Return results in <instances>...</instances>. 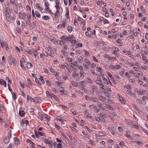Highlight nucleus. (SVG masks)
Wrapping results in <instances>:
<instances>
[{
    "label": "nucleus",
    "mask_w": 148,
    "mask_h": 148,
    "mask_svg": "<svg viewBox=\"0 0 148 148\" xmlns=\"http://www.w3.org/2000/svg\"><path fill=\"white\" fill-rule=\"evenodd\" d=\"M35 14L36 16L37 17L40 18V15L39 13L37 11H36L35 12Z\"/></svg>",
    "instance_id": "nucleus-23"
},
{
    "label": "nucleus",
    "mask_w": 148,
    "mask_h": 148,
    "mask_svg": "<svg viewBox=\"0 0 148 148\" xmlns=\"http://www.w3.org/2000/svg\"><path fill=\"white\" fill-rule=\"evenodd\" d=\"M99 98L100 100L103 101H104L106 100V99L105 98L101 96H100Z\"/></svg>",
    "instance_id": "nucleus-19"
},
{
    "label": "nucleus",
    "mask_w": 148,
    "mask_h": 148,
    "mask_svg": "<svg viewBox=\"0 0 148 148\" xmlns=\"http://www.w3.org/2000/svg\"><path fill=\"white\" fill-rule=\"evenodd\" d=\"M26 16V14L25 13H23V15H22L21 16L20 18L21 19H25V17Z\"/></svg>",
    "instance_id": "nucleus-26"
},
{
    "label": "nucleus",
    "mask_w": 148,
    "mask_h": 148,
    "mask_svg": "<svg viewBox=\"0 0 148 148\" xmlns=\"http://www.w3.org/2000/svg\"><path fill=\"white\" fill-rule=\"evenodd\" d=\"M0 83L2 85H4V86L6 87V82L3 79H0Z\"/></svg>",
    "instance_id": "nucleus-8"
},
{
    "label": "nucleus",
    "mask_w": 148,
    "mask_h": 148,
    "mask_svg": "<svg viewBox=\"0 0 148 148\" xmlns=\"http://www.w3.org/2000/svg\"><path fill=\"white\" fill-rule=\"evenodd\" d=\"M64 116H62V115H60V116H58L57 117V119L59 120L61 122L62 124V126L64 127Z\"/></svg>",
    "instance_id": "nucleus-2"
},
{
    "label": "nucleus",
    "mask_w": 148,
    "mask_h": 148,
    "mask_svg": "<svg viewBox=\"0 0 148 148\" xmlns=\"http://www.w3.org/2000/svg\"><path fill=\"white\" fill-rule=\"evenodd\" d=\"M110 118L111 119H113V117L116 116L117 114L114 112H112Z\"/></svg>",
    "instance_id": "nucleus-25"
},
{
    "label": "nucleus",
    "mask_w": 148,
    "mask_h": 148,
    "mask_svg": "<svg viewBox=\"0 0 148 148\" xmlns=\"http://www.w3.org/2000/svg\"><path fill=\"white\" fill-rule=\"evenodd\" d=\"M73 85L75 87H77L78 86V84L76 82H72Z\"/></svg>",
    "instance_id": "nucleus-31"
},
{
    "label": "nucleus",
    "mask_w": 148,
    "mask_h": 148,
    "mask_svg": "<svg viewBox=\"0 0 148 148\" xmlns=\"http://www.w3.org/2000/svg\"><path fill=\"white\" fill-rule=\"evenodd\" d=\"M42 18L43 19L46 20H48L49 19V16H44Z\"/></svg>",
    "instance_id": "nucleus-24"
},
{
    "label": "nucleus",
    "mask_w": 148,
    "mask_h": 148,
    "mask_svg": "<svg viewBox=\"0 0 148 148\" xmlns=\"http://www.w3.org/2000/svg\"><path fill=\"white\" fill-rule=\"evenodd\" d=\"M10 62L11 65H13V66H14L16 64V61L15 59L14 58H12L11 60H10Z\"/></svg>",
    "instance_id": "nucleus-6"
},
{
    "label": "nucleus",
    "mask_w": 148,
    "mask_h": 148,
    "mask_svg": "<svg viewBox=\"0 0 148 148\" xmlns=\"http://www.w3.org/2000/svg\"><path fill=\"white\" fill-rule=\"evenodd\" d=\"M100 86H101V87H100V88H101L102 89V91L104 92L105 91V89H104L105 86L103 85L102 84L101 85H100Z\"/></svg>",
    "instance_id": "nucleus-39"
},
{
    "label": "nucleus",
    "mask_w": 148,
    "mask_h": 148,
    "mask_svg": "<svg viewBox=\"0 0 148 148\" xmlns=\"http://www.w3.org/2000/svg\"><path fill=\"white\" fill-rule=\"evenodd\" d=\"M59 11L58 10H57L56 11V12L55 13V18H57V17H58V15L59 14Z\"/></svg>",
    "instance_id": "nucleus-28"
},
{
    "label": "nucleus",
    "mask_w": 148,
    "mask_h": 148,
    "mask_svg": "<svg viewBox=\"0 0 148 148\" xmlns=\"http://www.w3.org/2000/svg\"><path fill=\"white\" fill-rule=\"evenodd\" d=\"M22 122L23 124L26 123V125H27V124H29V121L27 120H25L23 121H22Z\"/></svg>",
    "instance_id": "nucleus-37"
},
{
    "label": "nucleus",
    "mask_w": 148,
    "mask_h": 148,
    "mask_svg": "<svg viewBox=\"0 0 148 148\" xmlns=\"http://www.w3.org/2000/svg\"><path fill=\"white\" fill-rule=\"evenodd\" d=\"M137 91L138 92L139 94L140 95H142L143 93V91L141 90H137Z\"/></svg>",
    "instance_id": "nucleus-38"
},
{
    "label": "nucleus",
    "mask_w": 148,
    "mask_h": 148,
    "mask_svg": "<svg viewBox=\"0 0 148 148\" xmlns=\"http://www.w3.org/2000/svg\"><path fill=\"white\" fill-rule=\"evenodd\" d=\"M85 116H86V117H89L90 116H89V114H88L87 111H85Z\"/></svg>",
    "instance_id": "nucleus-49"
},
{
    "label": "nucleus",
    "mask_w": 148,
    "mask_h": 148,
    "mask_svg": "<svg viewBox=\"0 0 148 148\" xmlns=\"http://www.w3.org/2000/svg\"><path fill=\"white\" fill-rule=\"evenodd\" d=\"M63 27L64 28H65V22H64L62 24H60L58 25V28L60 29L62 27Z\"/></svg>",
    "instance_id": "nucleus-12"
},
{
    "label": "nucleus",
    "mask_w": 148,
    "mask_h": 148,
    "mask_svg": "<svg viewBox=\"0 0 148 148\" xmlns=\"http://www.w3.org/2000/svg\"><path fill=\"white\" fill-rule=\"evenodd\" d=\"M44 142L49 145H51L52 143V141H49L47 139H45Z\"/></svg>",
    "instance_id": "nucleus-17"
},
{
    "label": "nucleus",
    "mask_w": 148,
    "mask_h": 148,
    "mask_svg": "<svg viewBox=\"0 0 148 148\" xmlns=\"http://www.w3.org/2000/svg\"><path fill=\"white\" fill-rule=\"evenodd\" d=\"M96 83L97 84H99L100 85H101L102 84H103L102 81L99 79L96 80Z\"/></svg>",
    "instance_id": "nucleus-15"
},
{
    "label": "nucleus",
    "mask_w": 148,
    "mask_h": 148,
    "mask_svg": "<svg viewBox=\"0 0 148 148\" xmlns=\"http://www.w3.org/2000/svg\"><path fill=\"white\" fill-rule=\"evenodd\" d=\"M32 66V64L29 62H28L26 64V66L28 69H30Z\"/></svg>",
    "instance_id": "nucleus-13"
},
{
    "label": "nucleus",
    "mask_w": 148,
    "mask_h": 148,
    "mask_svg": "<svg viewBox=\"0 0 148 148\" xmlns=\"http://www.w3.org/2000/svg\"><path fill=\"white\" fill-rule=\"evenodd\" d=\"M73 64L74 66L77 67H78V66H79V65L77 64V63L75 61L74 62Z\"/></svg>",
    "instance_id": "nucleus-43"
},
{
    "label": "nucleus",
    "mask_w": 148,
    "mask_h": 148,
    "mask_svg": "<svg viewBox=\"0 0 148 148\" xmlns=\"http://www.w3.org/2000/svg\"><path fill=\"white\" fill-rule=\"evenodd\" d=\"M46 94L47 95V96L49 98H52V94H50L49 93V92L47 91L46 92Z\"/></svg>",
    "instance_id": "nucleus-29"
},
{
    "label": "nucleus",
    "mask_w": 148,
    "mask_h": 148,
    "mask_svg": "<svg viewBox=\"0 0 148 148\" xmlns=\"http://www.w3.org/2000/svg\"><path fill=\"white\" fill-rule=\"evenodd\" d=\"M0 42L1 45V47H3L5 44V45H6L7 46V44L5 43L4 42H3L2 41H1V40H0Z\"/></svg>",
    "instance_id": "nucleus-33"
},
{
    "label": "nucleus",
    "mask_w": 148,
    "mask_h": 148,
    "mask_svg": "<svg viewBox=\"0 0 148 148\" xmlns=\"http://www.w3.org/2000/svg\"><path fill=\"white\" fill-rule=\"evenodd\" d=\"M115 68L116 69H119L120 68V66H119V65H116L115 66Z\"/></svg>",
    "instance_id": "nucleus-60"
},
{
    "label": "nucleus",
    "mask_w": 148,
    "mask_h": 148,
    "mask_svg": "<svg viewBox=\"0 0 148 148\" xmlns=\"http://www.w3.org/2000/svg\"><path fill=\"white\" fill-rule=\"evenodd\" d=\"M32 99L36 103H40L41 102V99L39 97H34Z\"/></svg>",
    "instance_id": "nucleus-5"
},
{
    "label": "nucleus",
    "mask_w": 148,
    "mask_h": 148,
    "mask_svg": "<svg viewBox=\"0 0 148 148\" xmlns=\"http://www.w3.org/2000/svg\"><path fill=\"white\" fill-rule=\"evenodd\" d=\"M76 41L75 40H72L71 41V43L73 45H74L76 43Z\"/></svg>",
    "instance_id": "nucleus-51"
},
{
    "label": "nucleus",
    "mask_w": 148,
    "mask_h": 148,
    "mask_svg": "<svg viewBox=\"0 0 148 148\" xmlns=\"http://www.w3.org/2000/svg\"><path fill=\"white\" fill-rule=\"evenodd\" d=\"M126 92L127 94H129V95H130L131 94V92H130V90L129 89L126 90Z\"/></svg>",
    "instance_id": "nucleus-58"
},
{
    "label": "nucleus",
    "mask_w": 148,
    "mask_h": 148,
    "mask_svg": "<svg viewBox=\"0 0 148 148\" xmlns=\"http://www.w3.org/2000/svg\"><path fill=\"white\" fill-rule=\"evenodd\" d=\"M77 67H78V68L79 69L81 70H83V68L82 66H79H79H78Z\"/></svg>",
    "instance_id": "nucleus-63"
},
{
    "label": "nucleus",
    "mask_w": 148,
    "mask_h": 148,
    "mask_svg": "<svg viewBox=\"0 0 148 148\" xmlns=\"http://www.w3.org/2000/svg\"><path fill=\"white\" fill-rule=\"evenodd\" d=\"M52 97H53L56 100H57V101H58V98L55 95H53V94H52Z\"/></svg>",
    "instance_id": "nucleus-30"
},
{
    "label": "nucleus",
    "mask_w": 148,
    "mask_h": 148,
    "mask_svg": "<svg viewBox=\"0 0 148 148\" xmlns=\"http://www.w3.org/2000/svg\"><path fill=\"white\" fill-rule=\"evenodd\" d=\"M19 115L21 116H23L25 115L24 111H20L19 113Z\"/></svg>",
    "instance_id": "nucleus-14"
},
{
    "label": "nucleus",
    "mask_w": 148,
    "mask_h": 148,
    "mask_svg": "<svg viewBox=\"0 0 148 148\" xmlns=\"http://www.w3.org/2000/svg\"><path fill=\"white\" fill-rule=\"evenodd\" d=\"M138 84H139L140 85H141L143 84V81L140 80H139L138 81Z\"/></svg>",
    "instance_id": "nucleus-57"
},
{
    "label": "nucleus",
    "mask_w": 148,
    "mask_h": 148,
    "mask_svg": "<svg viewBox=\"0 0 148 148\" xmlns=\"http://www.w3.org/2000/svg\"><path fill=\"white\" fill-rule=\"evenodd\" d=\"M103 80L104 81V82L107 84H108V82L107 79L105 77H103L102 78Z\"/></svg>",
    "instance_id": "nucleus-27"
},
{
    "label": "nucleus",
    "mask_w": 148,
    "mask_h": 148,
    "mask_svg": "<svg viewBox=\"0 0 148 148\" xmlns=\"http://www.w3.org/2000/svg\"><path fill=\"white\" fill-rule=\"evenodd\" d=\"M16 30L17 32L18 33H20L21 32V29L19 27L17 28H16Z\"/></svg>",
    "instance_id": "nucleus-40"
},
{
    "label": "nucleus",
    "mask_w": 148,
    "mask_h": 148,
    "mask_svg": "<svg viewBox=\"0 0 148 148\" xmlns=\"http://www.w3.org/2000/svg\"><path fill=\"white\" fill-rule=\"evenodd\" d=\"M59 44L61 45H62L64 44V42L63 41H62V40L59 41Z\"/></svg>",
    "instance_id": "nucleus-42"
},
{
    "label": "nucleus",
    "mask_w": 148,
    "mask_h": 148,
    "mask_svg": "<svg viewBox=\"0 0 148 148\" xmlns=\"http://www.w3.org/2000/svg\"><path fill=\"white\" fill-rule=\"evenodd\" d=\"M38 134L40 136H44L45 135L44 133L39 132H38Z\"/></svg>",
    "instance_id": "nucleus-46"
},
{
    "label": "nucleus",
    "mask_w": 148,
    "mask_h": 148,
    "mask_svg": "<svg viewBox=\"0 0 148 148\" xmlns=\"http://www.w3.org/2000/svg\"><path fill=\"white\" fill-rule=\"evenodd\" d=\"M24 56H22V60H21V62H25V60L24 59Z\"/></svg>",
    "instance_id": "nucleus-59"
},
{
    "label": "nucleus",
    "mask_w": 148,
    "mask_h": 148,
    "mask_svg": "<svg viewBox=\"0 0 148 148\" xmlns=\"http://www.w3.org/2000/svg\"><path fill=\"white\" fill-rule=\"evenodd\" d=\"M60 92H62V93H61V95L63 94H64V90L63 89V88H60Z\"/></svg>",
    "instance_id": "nucleus-47"
},
{
    "label": "nucleus",
    "mask_w": 148,
    "mask_h": 148,
    "mask_svg": "<svg viewBox=\"0 0 148 148\" xmlns=\"http://www.w3.org/2000/svg\"><path fill=\"white\" fill-rule=\"evenodd\" d=\"M71 38H65V42H68V41H71Z\"/></svg>",
    "instance_id": "nucleus-50"
},
{
    "label": "nucleus",
    "mask_w": 148,
    "mask_h": 148,
    "mask_svg": "<svg viewBox=\"0 0 148 148\" xmlns=\"http://www.w3.org/2000/svg\"><path fill=\"white\" fill-rule=\"evenodd\" d=\"M66 10H67V11L66 12V17L67 18H69V11L67 9H66Z\"/></svg>",
    "instance_id": "nucleus-32"
},
{
    "label": "nucleus",
    "mask_w": 148,
    "mask_h": 148,
    "mask_svg": "<svg viewBox=\"0 0 148 148\" xmlns=\"http://www.w3.org/2000/svg\"><path fill=\"white\" fill-rule=\"evenodd\" d=\"M103 23L104 24H106L107 23H109L108 21L106 19H104Z\"/></svg>",
    "instance_id": "nucleus-61"
},
{
    "label": "nucleus",
    "mask_w": 148,
    "mask_h": 148,
    "mask_svg": "<svg viewBox=\"0 0 148 148\" xmlns=\"http://www.w3.org/2000/svg\"><path fill=\"white\" fill-rule=\"evenodd\" d=\"M71 111L73 114H77V113L75 110H71Z\"/></svg>",
    "instance_id": "nucleus-45"
},
{
    "label": "nucleus",
    "mask_w": 148,
    "mask_h": 148,
    "mask_svg": "<svg viewBox=\"0 0 148 148\" xmlns=\"http://www.w3.org/2000/svg\"><path fill=\"white\" fill-rule=\"evenodd\" d=\"M21 95H22L24 97H25V95L24 93L22 90L21 91Z\"/></svg>",
    "instance_id": "nucleus-56"
},
{
    "label": "nucleus",
    "mask_w": 148,
    "mask_h": 148,
    "mask_svg": "<svg viewBox=\"0 0 148 148\" xmlns=\"http://www.w3.org/2000/svg\"><path fill=\"white\" fill-rule=\"evenodd\" d=\"M97 71L99 72H100L102 70V69L101 67H97Z\"/></svg>",
    "instance_id": "nucleus-62"
},
{
    "label": "nucleus",
    "mask_w": 148,
    "mask_h": 148,
    "mask_svg": "<svg viewBox=\"0 0 148 148\" xmlns=\"http://www.w3.org/2000/svg\"><path fill=\"white\" fill-rule=\"evenodd\" d=\"M10 141V138L8 136L5 138L3 142L5 144H7L9 143Z\"/></svg>",
    "instance_id": "nucleus-7"
},
{
    "label": "nucleus",
    "mask_w": 148,
    "mask_h": 148,
    "mask_svg": "<svg viewBox=\"0 0 148 148\" xmlns=\"http://www.w3.org/2000/svg\"><path fill=\"white\" fill-rule=\"evenodd\" d=\"M43 116L44 118H45L47 119V121H49L50 119V116L46 114H45V115H43Z\"/></svg>",
    "instance_id": "nucleus-16"
},
{
    "label": "nucleus",
    "mask_w": 148,
    "mask_h": 148,
    "mask_svg": "<svg viewBox=\"0 0 148 148\" xmlns=\"http://www.w3.org/2000/svg\"><path fill=\"white\" fill-rule=\"evenodd\" d=\"M35 23L33 22L32 24V25L30 26L29 28L30 29H33L36 26Z\"/></svg>",
    "instance_id": "nucleus-11"
},
{
    "label": "nucleus",
    "mask_w": 148,
    "mask_h": 148,
    "mask_svg": "<svg viewBox=\"0 0 148 148\" xmlns=\"http://www.w3.org/2000/svg\"><path fill=\"white\" fill-rule=\"evenodd\" d=\"M128 124L129 125H130V126L131 127H133L136 129H138V128L139 127L137 125H136V124H134V123H133L132 122H131L130 121H129V123Z\"/></svg>",
    "instance_id": "nucleus-3"
},
{
    "label": "nucleus",
    "mask_w": 148,
    "mask_h": 148,
    "mask_svg": "<svg viewBox=\"0 0 148 148\" xmlns=\"http://www.w3.org/2000/svg\"><path fill=\"white\" fill-rule=\"evenodd\" d=\"M80 88H81L82 89H84V87L85 86V83L84 81H82L80 82Z\"/></svg>",
    "instance_id": "nucleus-9"
},
{
    "label": "nucleus",
    "mask_w": 148,
    "mask_h": 148,
    "mask_svg": "<svg viewBox=\"0 0 148 148\" xmlns=\"http://www.w3.org/2000/svg\"><path fill=\"white\" fill-rule=\"evenodd\" d=\"M91 101L96 102H98L99 99L95 98L92 97V98Z\"/></svg>",
    "instance_id": "nucleus-21"
},
{
    "label": "nucleus",
    "mask_w": 148,
    "mask_h": 148,
    "mask_svg": "<svg viewBox=\"0 0 148 148\" xmlns=\"http://www.w3.org/2000/svg\"><path fill=\"white\" fill-rule=\"evenodd\" d=\"M78 75V74H77L76 72H74L73 74V76L74 78H76L77 76Z\"/></svg>",
    "instance_id": "nucleus-20"
},
{
    "label": "nucleus",
    "mask_w": 148,
    "mask_h": 148,
    "mask_svg": "<svg viewBox=\"0 0 148 148\" xmlns=\"http://www.w3.org/2000/svg\"><path fill=\"white\" fill-rule=\"evenodd\" d=\"M84 72L83 70H81L80 72V78L81 79H82L84 77Z\"/></svg>",
    "instance_id": "nucleus-10"
},
{
    "label": "nucleus",
    "mask_w": 148,
    "mask_h": 148,
    "mask_svg": "<svg viewBox=\"0 0 148 148\" xmlns=\"http://www.w3.org/2000/svg\"><path fill=\"white\" fill-rule=\"evenodd\" d=\"M86 99H87L89 100H92V97H89L88 95H86L85 96Z\"/></svg>",
    "instance_id": "nucleus-41"
},
{
    "label": "nucleus",
    "mask_w": 148,
    "mask_h": 148,
    "mask_svg": "<svg viewBox=\"0 0 148 148\" xmlns=\"http://www.w3.org/2000/svg\"><path fill=\"white\" fill-rule=\"evenodd\" d=\"M12 97L15 100L16 99V95L15 93L14 92L12 95Z\"/></svg>",
    "instance_id": "nucleus-48"
},
{
    "label": "nucleus",
    "mask_w": 148,
    "mask_h": 148,
    "mask_svg": "<svg viewBox=\"0 0 148 148\" xmlns=\"http://www.w3.org/2000/svg\"><path fill=\"white\" fill-rule=\"evenodd\" d=\"M80 122H81V123H82L81 124V125L82 126H83L85 125V122H84V121L83 120H81Z\"/></svg>",
    "instance_id": "nucleus-55"
},
{
    "label": "nucleus",
    "mask_w": 148,
    "mask_h": 148,
    "mask_svg": "<svg viewBox=\"0 0 148 148\" xmlns=\"http://www.w3.org/2000/svg\"><path fill=\"white\" fill-rule=\"evenodd\" d=\"M11 134H12L11 131V130H10L9 131V132H8V136L9 137V138H11V135H12Z\"/></svg>",
    "instance_id": "nucleus-36"
},
{
    "label": "nucleus",
    "mask_w": 148,
    "mask_h": 148,
    "mask_svg": "<svg viewBox=\"0 0 148 148\" xmlns=\"http://www.w3.org/2000/svg\"><path fill=\"white\" fill-rule=\"evenodd\" d=\"M31 97L29 95H27V101L30 100L31 101Z\"/></svg>",
    "instance_id": "nucleus-53"
},
{
    "label": "nucleus",
    "mask_w": 148,
    "mask_h": 148,
    "mask_svg": "<svg viewBox=\"0 0 148 148\" xmlns=\"http://www.w3.org/2000/svg\"><path fill=\"white\" fill-rule=\"evenodd\" d=\"M35 81L36 82L40 85H41L45 83V81L44 80L43 78L41 76L38 79H37L36 77Z\"/></svg>",
    "instance_id": "nucleus-1"
},
{
    "label": "nucleus",
    "mask_w": 148,
    "mask_h": 148,
    "mask_svg": "<svg viewBox=\"0 0 148 148\" xmlns=\"http://www.w3.org/2000/svg\"><path fill=\"white\" fill-rule=\"evenodd\" d=\"M84 52L85 53V54L87 56H88V55H89V52L87 51L85 49H84Z\"/></svg>",
    "instance_id": "nucleus-44"
},
{
    "label": "nucleus",
    "mask_w": 148,
    "mask_h": 148,
    "mask_svg": "<svg viewBox=\"0 0 148 148\" xmlns=\"http://www.w3.org/2000/svg\"><path fill=\"white\" fill-rule=\"evenodd\" d=\"M99 134L101 136H105L106 135V134L104 133H103L101 132H99Z\"/></svg>",
    "instance_id": "nucleus-35"
},
{
    "label": "nucleus",
    "mask_w": 148,
    "mask_h": 148,
    "mask_svg": "<svg viewBox=\"0 0 148 148\" xmlns=\"http://www.w3.org/2000/svg\"><path fill=\"white\" fill-rule=\"evenodd\" d=\"M108 130L110 131V132L112 133V134H115V132L112 129H111L110 127H108Z\"/></svg>",
    "instance_id": "nucleus-22"
},
{
    "label": "nucleus",
    "mask_w": 148,
    "mask_h": 148,
    "mask_svg": "<svg viewBox=\"0 0 148 148\" xmlns=\"http://www.w3.org/2000/svg\"><path fill=\"white\" fill-rule=\"evenodd\" d=\"M62 146V144L60 143H58L57 145V148H60Z\"/></svg>",
    "instance_id": "nucleus-52"
},
{
    "label": "nucleus",
    "mask_w": 148,
    "mask_h": 148,
    "mask_svg": "<svg viewBox=\"0 0 148 148\" xmlns=\"http://www.w3.org/2000/svg\"><path fill=\"white\" fill-rule=\"evenodd\" d=\"M6 17L7 20L11 22L12 20V17L11 15L9 14L8 12H7L6 13Z\"/></svg>",
    "instance_id": "nucleus-4"
},
{
    "label": "nucleus",
    "mask_w": 148,
    "mask_h": 148,
    "mask_svg": "<svg viewBox=\"0 0 148 148\" xmlns=\"http://www.w3.org/2000/svg\"><path fill=\"white\" fill-rule=\"evenodd\" d=\"M27 19H28V20L30 21L31 20V16H30V15L29 14H27Z\"/></svg>",
    "instance_id": "nucleus-54"
},
{
    "label": "nucleus",
    "mask_w": 148,
    "mask_h": 148,
    "mask_svg": "<svg viewBox=\"0 0 148 148\" xmlns=\"http://www.w3.org/2000/svg\"><path fill=\"white\" fill-rule=\"evenodd\" d=\"M118 129L119 131H123V130L122 127L120 126H119L118 127Z\"/></svg>",
    "instance_id": "nucleus-64"
},
{
    "label": "nucleus",
    "mask_w": 148,
    "mask_h": 148,
    "mask_svg": "<svg viewBox=\"0 0 148 148\" xmlns=\"http://www.w3.org/2000/svg\"><path fill=\"white\" fill-rule=\"evenodd\" d=\"M68 30L69 32H71L72 30V28L71 26H69L68 27Z\"/></svg>",
    "instance_id": "nucleus-34"
},
{
    "label": "nucleus",
    "mask_w": 148,
    "mask_h": 148,
    "mask_svg": "<svg viewBox=\"0 0 148 148\" xmlns=\"http://www.w3.org/2000/svg\"><path fill=\"white\" fill-rule=\"evenodd\" d=\"M14 140L16 144L17 145H18V144H20V141L17 138L15 137Z\"/></svg>",
    "instance_id": "nucleus-18"
}]
</instances>
